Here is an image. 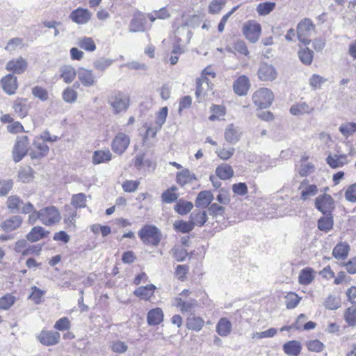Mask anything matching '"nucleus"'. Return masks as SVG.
<instances>
[{"mask_svg":"<svg viewBox=\"0 0 356 356\" xmlns=\"http://www.w3.org/2000/svg\"><path fill=\"white\" fill-rule=\"evenodd\" d=\"M143 243L157 246L161 241L162 234L154 225H145L138 232Z\"/></svg>","mask_w":356,"mask_h":356,"instance_id":"1","label":"nucleus"},{"mask_svg":"<svg viewBox=\"0 0 356 356\" xmlns=\"http://www.w3.org/2000/svg\"><path fill=\"white\" fill-rule=\"evenodd\" d=\"M314 32L315 25L310 19L304 18L298 24L296 33L300 42L309 44Z\"/></svg>","mask_w":356,"mask_h":356,"instance_id":"2","label":"nucleus"},{"mask_svg":"<svg viewBox=\"0 0 356 356\" xmlns=\"http://www.w3.org/2000/svg\"><path fill=\"white\" fill-rule=\"evenodd\" d=\"M274 99L273 92L266 88H259L256 90L252 95L254 104L260 108L269 107Z\"/></svg>","mask_w":356,"mask_h":356,"instance_id":"3","label":"nucleus"},{"mask_svg":"<svg viewBox=\"0 0 356 356\" xmlns=\"http://www.w3.org/2000/svg\"><path fill=\"white\" fill-rule=\"evenodd\" d=\"M41 222L46 226H51L58 223L60 219V213L54 206L47 207L40 209Z\"/></svg>","mask_w":356,"mask_h":356,"instance_id":"4","label":"nucleus"},{"mask_svg":"<svg viewBox=\"0 0 356 356\" xmlns=\"http://www.w3.org/2000/svg\"><path fill=\"white\" fill-rule=\"evenodd\" d=\"M29 146L28 136L17 137L12 152L13 159L15 163L20 161L27 154Z\"/></svg>","mask_w":356,"mask_h":356,"instance_id":"5","label":"nucleus"},{"mask_svg":"<svg viewBox=\"0 0 356 356\" xmlns=\"http://www.w3.org/2000/svg\"><path fill=\"white\" fill-rule=\"evenodd\" d=\"M261 32V25L255 21H248L243 26V35L252 43H255L259 40Z\"/></svg>","mask_w":356,"mask_h":356,"instance_id":"6","label":"nucleus"},{"mask_svg":"<svg viewBox=\"0 0 356 356\" xmlns=\"http://www.w3.org/2000/svg\"><path fill=\"white\" fill-rule=\"evenodd\" d=\"M108 104L115 113L126 111L129 106V98L122 92H118L108 99Z\"/></svg>","mask_w":356,"mask_h":356,"instance_id":"7","label":"nucleus"},{"mask_svg":"<svg viewBox=\"0 0 356 356\" xmlns=\"http://www.w3.org/2000/svg\"><path fill=\"white\" fill-rule=\"evenodd\" d=\"M315 207L324 215H330L335 207L334 201L330 195H321L315 200Z\"/></svg>","mask_w":356,"mask_h":356,"instance_id":"8","label":"nucleus"},{"mask_svg":"<svg viewBox=\"0 0 356 356\" xmlns=\"http://www.w3.org/2000/svg\"><path fill=\"white\" fill-rule=\"evenodd\" d=\"M130 144V138L124 133H118L112 141L111 148L118 154H123Z\"/></svg>","mask_w":356,"mask_h":356,"instance_id":"9","label":"nucleus"},{"mask_svg":"<svg viewBox=\"0 0 356 356\" xmlns=\"http://www.w3.org/2000/svg\"><path fill=\"white\" fill-rule=\"evenodd\" d=\"M49 148L40 138L34 140L29 155L31 159H39L47 155Z\"/></svg>","mask_w":356,"mask_h":356,"instance_id":"10","label":"nucleus"},{"mask_svg":"<svg viewBox=\"0 0 356 356\" xmlns=\"http://www.w3.org/2000/svg\"><path fill=\"white\" fill-rule=\"evenodd\" d=\"M92 13L86 8H78L74 10L70 15V18L79 25L86 24L89 22Z\"/></svg>","mask_w":356,"mask_h":356,"instance_id":"11","label":"nucleus"},{"mask_svg":"<svg viewBox=\"0 0 356 356\" xmlns=\"http://www.w3.org/2000/svg\"><path fill=\"white\" fill-rule=\"evenodd\" d=\"M257 75L262 81H273L277 78V73L272 65L264 63L260 65Z\"/></svg>","mask_w":356,"mask_h":356,"instance_id":"12","label":"nucleus"},{"mask_svg":"<svg viewBox=\"0 0 356 356\" xmlns=\"http://www.w3.org/2000/svg\"><path fill=\"white\" fill-rule=\"evenodd\" d=\"M243 134L241 128L234 124L227 125L225 129V140L231 145L236 144Z\"/></svg>","mask_w":356,"mask_h":356,"instance_id":"13","label":"nucleus"},{"mask_svg":"<svg viewBox=\"0 0 356 356\" xmlns=\"http://www.w3.org/2000/svg\"><path fill=\"white\" fill-rule=\"evenodd\" d=\"M60 335L56 331L42 330L38 336L40 342L44 346H53L59 342Z\"/></svg>","mask_w":356,"mask_h":356,"instance_id":"14","label":"nucleus"},{"mask_svg":"<svg viewBox=\"0 0 356 356\" xmlns=\"http://www.w3.org/2000/svg\"><path fill=\"white\" fill-rule=\"evenodd\" d=\"M79 80L83 86L90 87L95 84V78L91 70L81 67L77 71Z\"/></svg>","mask_w":356,"mask_h":356,"instance_id":"15","label":"nucleus"},{"mask_svg":"<svg viewBox=\"0 0 356 356\" xmlns=\"http://www.w3.org/2000/svg\"><path fill=\"white\" fill-rule=\"evenodd\" d=\"M28 63L22 57L8 61L6 64V69L15 73L22 74L27 68Z\"/></svg>","mask_w":356,"mask_h":356,"instance_id":"16","label":"nucleus"},{"mask_svg":"<svg viewBox=\"0 0 356 356\" xmlns=\"http://www.w3.org/2000/svg\"><path fill=\"white\" fill-rule=\"evenodd\" d=\"M1 84L3 90L8 95H13L17 88V78L13 74H8L2 78Z\"/></svg>","mask_w":356,"mask_h":356,"instance_id":"17","label":"nucleus"},{"mask_svg":"<svg viewBox=\"0 0 356 356\" xmlns=\"http://www.w3.org/2000/svg\"><path fill=\"white\" fill-rule=\"evenodd\" d=\"M213 200V195L210 191H203L197 194L195 204L197 208L205 209L211 204Z\"/></svg>","mask_w":356,"mask_h":356,"instance_id":"18","label":"nucleus"},{"mask_svg":"<svg viewBox=\"0 0 356 356\" xmlns=\"http://www.w3.org/2000/svg\"><path fill=\"white\" fill-rule=\"evenodd\" d=\"M23 219L20 216H13L2 222L1 227L6 232H10L18 229L22 223Z\"/></svg>","mask_w":356,"mask_h":356,"instance_id":"19","label":"nucleus"},{"mask_svg":"<svg viewBox=\"0 0 356 356\" xmlns=\"http://www.w3.org/2000/svg\"><path fill=\"white\" fill-rule=\"evenodd\" d=\"M233 88L237 95L241 96L246 95L250 88L249 79L244 75L239 76L234 82Z\"/></svg>","mask_w":356,"mask_h":356,"instance_id":"20","label":"nucleus"},{"mask_svg":"<svg viewBox=\"0 0 356 356\" xmlns=\"http://www.w3.org/2000/svg\"><path fill=\"white\" fill-rule=\"evenodd\" d=\"M163 312L161 308H154L148 312L147 321L149 325H157L163 321Z\"/></svg>","mask_w":356,"mask_h":356,"instance_id":"21","label":"nucleus"},{"mask_svg":"<svg viewBox=\"0 0 356 356\" xmlns=\"http://www.w3.org/2000/svg\"><path fill=\"white\" fill-rule=\"evenodd\" d=\"M60 77L63 81L66 83H72L77 74L74 67L70 65H65L59 69Z\"/></svg>","mask_w":356,"mask_h":356,"instance_id":"22","label":"nucleus"},{"mask_svg":"<svg viewBox=\"0 0 356 356\" xmlns=\"http://www.w3.org/2000/svg\"><path fill=\"white\" fill-rule=\"evenodd\" d=\"M349 251L350 246L347 243H339L333 248L332 255L338 260H344L347 258Z\"/></svg>","mask_w":356,"mask_h":356,"instance_id":"23","label":"nucleus"},{"mask_svg":"<svg viewBox=\"0 0 356 356\" xmlns=\"http://www.w3.org/2000/svg\"><path fill=\"white\" fill-rule=\"evenodd\" d=\"M48 234L49 232H46L42 227L35 226L26 234V238L28 241L33 243L46 237Z\"/></svg>","mask_w":356,"mask_h":356,"instance_id":"24","label":"nucleus"},{"mask_svg":"<svg viewBox=\"0 0 356 356\" xmlns=\"http://www.w3.org/2000/svg\"><path fill=\"white\" fill-rule=\"evenodd\" d=\"M301 350L302 346L298 341H290L283 345L284 352L289 356H298Z\"/></svg>","mask_w":356,"mask_h":356,"instance_id":"25","label":"nucleus"},{"mask_svg":"<svg viewBox=\"0 0 356 356\" xmlns=\"http://www.w3.org/2000/svg\"><path fill=\"white\" fill-rule=\"evenodd\" d=\"M194 180H196V177L188 169H184L177 173V182L181 186L191 183Z\"/></svg>","mask_w":356,"mask_h":356,"instance_id":"26","label":"nucleus"},{"mask_svg":"<svg viewBox=\"0 0 356 356\" xmlns=\"http://www.w3.org/2000/svg\"><path fill=\"white\" fill-rule=\"evenodd\" d=\"M112 154L109 149H101L94 152L92 163L95 165L106 163L111 160Z\"/></svg>","mask_w":356,"mask_h":356,"instance_id":"27","label":"nucleus"},{"mask_svg":"<svg viewBox=\"0 0 356 356\" xmlns=\"http://www.w3.org/2000/svg\"><path fill=\"white\" fill-rule=\"evenodd\" d=\"M232 323L226 318H221L216 325V332L221 337H227L232 332Z\"/></svg>","mask_w":356,"mask_h":356,"instance_id":"28","label":"nucleus"},{"mask_svg":"<svg viewBox=\"0 0 356 356\" xmlns=\"http://www.w3.org/2000/svg\"><path fill=\"white\" fill-rule=\"evenodd\" d=\"M189 219L194 227L195 225L202 227L208 219L207 211L195 210L191 213Z\"/></svg>","mask_w":356,"mask_h":356,"instance_id":"29","label":"nucleus"},{"mask_svg":"<svg viewBox=\"0 0 356 356\" xmlns=\"http://www.w3.org/2000/svg\"><path fill=\"white\" fill-rule=\"evenodd\" d=\"M156 287L153 284H148L145 286H140L134 292V295L143 300H149L154 293Z\"/></svg>","mask_w":356,"mask_h":356,"instance_id":"30","label":"nucleus"},{"mask_svg":"<svg viewBox=\"0 0 356 356\" xmlns=\"http://www.w3.org/2000/svg\"><path fill=\"white\" fill-rule=\"evenodd\" d=\"M197 88L195 95L200 99H202L209 88V79L207 77L201 76L196 81Z\"/></svg>","mask_w":356,"mask_h":356,"instance_id":"31","label":"nucleus"},{"mask_svg":"<svg viewBox=\"0 0 356 356\" xmlns=\"http://www.w3.org/2000/svg\"><path fill=\"white\" fill-rule=\"evenodd\" d=\"M315 271L312 268H303L299 274L298 281L302 285L309 284L314 279Z\"/></svg>","mask_w":356,"mask_h":356,"instance_id":"32","label":"nucleus"},{"mask_svg":"<svg viewBox=\"0 0 356 356\" xmlns=\"http://www.w3.org/2000/svg\"><path fill=\"white\" fill-rule=\"evenodd\" d=\"M216 175L222 180L230 179L234 175L232 168L228 164H222L216 170Z\"/></svg>","mask_w":356,"mask_h":356,"instance_id":"33","label":"nucleus"},{"mask_svg":"<svg viewBox=\"0 0 356 356\" xmlns=\"http://www.w3.org/2000/svg\"><path fill=\"white\" fill-rule=\"evenodd\" d=\"M313 111V108L310 107L305 102H300L293 105L290 108L292 115H300L310 113Z\"/></svg>","mask_w":356,"mask_h":356,"instance_id":"34","label":"nucleus"},{"mask_svg":"<svg viewBox=\"0 0 356 356\" xmlns=\"http://www.w3.org/2000/svg\"><path fill=\"white\" fill-rule=\"evenodd\" d=\"M204 321L197 316H191L187 318L186 326L189 330L199 332L204 326Z\"/></svg>","mask_w":356,"mask_h":356,"instance_id":"35","label":"nucleus"},{"mask_svg":"<svg viewBox=\"0 0 356 356\" xmlns=\"http://www.w3.org/2000/svg\"><path fill=\"white\" fill-rule=\"evenodd\" d=\"M325 216L321 218L318 221V228L321 231L328 232L333 227L334 220L332 214L325 215Z\"/></svg>","mask_w":356,"mask_h":356,"instance_id":"36","label":"nucleus"},{"mask_svg":"<svg viewBox=\"0 0 356 356\" xmlns=\"http://www.w3.org/2000/svg\"><path fill=\"white\" fill-rule=\"evenodd\" d=\"M193 208V204L191 202L179 200L175 206V210L180 215L188 213Z\"/></svg>","mask_w":356,"mask_h":356,"instance_id":"37","label":"nucleus"},{"mask_svg":"<svg viewBox=\"0 0 356 356\" xmlns=\"http://www.w3.org/2000/svg\"><path fill=\"white\" fill-rule=\"evenodd\" d=\"M65 213L64 214V221L69 226H75L77 218V211L68 205L65 206Z\"/></svg>","mask_w":356,"mask_h":356,"instance_id":"38","label":"nucleus"},{"mask_svg":"<svg viewBox=\"0 0 356 356\" xmlns=\"http://www.w3.org/2000/svg\"><path fill=\"white\" fill-rule=\"evenodd\" d=\"M346 156H339L337 154L329 155L326 159L327 163L332 168H337L343 166L346 163Z\"/></svg>","mask_w":356,"mask_h":356,"instance_id":"39","label":"nucleus"},{"mask_svg":"<svg viewBox=\"0 0 356 356\" xmlns=\"http://www.w3.org/2000/svg\"><path fill=\"white\" fill-rule=\"evenodd\" d=\"M77 44L79 47L88 51H93L96 49V44L91 38H80L77 40Z\"/></svg>","mask_w":356,"mask_h":356,"instance_id":"40","label":"nucleus"},{"mask_svg":"<svg viewBox=\"0 0 356 356\" xmlns=\"http://www.w3.org/2000/svg\"><path fill=\"white\" fill-rule=\"evenodd\" d=\"M298 57L305 65H310L314 58V52L309 48H302L298 51Z\"/></svg>","mask_w":356,"mask_h":356,"instance_id":"41","label":"nucleus"},{"mask_svg":"<svg viewBox=\"0 0 356 356\" xmlns=\"http://www.w3.org/2000/svg\"><path fill=\"white\" fill-rule=\"evenodd\" d=\"M71 204L76 209L84 208L86 207V195L80 193L73 195L71 200Z\"/></svg>","mask_w":356,"mask_h":356,"instance_id":"42","label":"nucleus"},{"mask_svg":"<svg viewBox=\"0 0 356 356\" xmlns=\"http://www.w3.org/2000/svg\"><path fill=\"white\" fill-rule=\"evenodd\" d=\"M170 253L177 261H183L188 255L187 250L179 245H175L172 248Z\"/></svg>","mask_w":356,"mask_h":356,"instance_id":"43","label":"nucleus"},{"mask_svg":"<svg viewBox=\"0 0 356 356\" xmlns=\"http://www.w3.org/2000/svg\"><path fill=\"white\" fill-rule=\"evenodd\" d=\"M275 2H265L259 3L257 7V11L260 15H268L275 8Z\"/></svg>","mask_w":356,"mask_h":356,"instance_id":"44","label":"nucleus"},{"mask_svg":"<svg viewBox=\"0 0 356 356\" xmlns=\"http://www.w3.org/2000/svg\"><path fill=\"white\" fill-rule=\"evenodd\" d=\"M285 299L286 308L291 309L298 305L301 298L296 293L290 292L285 296Z\"/></svg>","mask_w":356,"mask_h":356,"instance_id":"45","label":"nucleus"},{"mask_svg":"<svg viewBox=\"0 0 356 356\" xmlns=\"http://www.w3.org/2000/svg\"><path fill=\"white\" fill-rule=\"evenodd\" d=\"M339 129L343 136H344L346 138H348L349 136L352 135L356 131V123L347 122L342 124L339 127Z\"/></svg>","mask_w":356,"mask_h":356,"instance_id":"46","label":"nucleus"},{"mask_svg":"<svg viewBox=\"0 0 356 356\" xmlns=\"http://www.w3.org/2000/svg\"><path fill=\"white\" fill-rule=\"evenodd\" d=\"M32 95L42 102L47 101L49 98V95L46 89L36 86H34L31 90Z\"/></svg>","mask_w":356,"mask_h":356,"instance_id":"47","label":"nucleus"},{"mask_svg":"<svg viewBox=\"0 0 356 356\" xmlns=\"http://www.w3.org/2000/svg\"><path fill=\"white\" fill-rule=\"evenodd\" d=\"M110 348L111 350L116 353H124L127 349V345L122 341L120 340H114L111 342Z\"/></svg>","mask_w":356,"mask_h":356,"instance_id":"48","label":"nucleus"},{"mask_svg":"<svg viewBox=\"0 0 356 356\" xmlns=\"http://www.w3.org/2000/svg\"><path fill=\"white\" fill-rule=\"evenodd\" d=\"M13 109L17 116L22 118L27 115V108L26 104L22 100H17L13 104Z\"/></svg>","mask_w":356,"mask_h":356,"instance_id":"49","label":"nucleus"},{"mask_svg":"<svg viewBox=\"0 0 356 356\" xmlns=\"http://www.w3.org/2000/svg\"><path fill=\"white\" fill-rule=\"evenodd\" d=\"M235 152V148H220L218 147L215 151L216 154L222 160H227L231 158Z\"/></svg>","mask_w":356,"mask_h":356,"instance_id":"50","label":"nucleus"},{"mask_svg":"<svg viewBox=\"0 0 356 356\" xmlns=\"http://www.w3.org/2000/svg\"><path fill=\"white\" fill-rule=\"evenodd\" d=\"M306 346L309 351L313 352H321L325 346L324 344L318 339H312L306 342Z\"/></svg>","mask_w":356,"mask_h":356,"instance_id":"51","label":"nucleus"},{"mask_svg":"<svg viewBox=\"0 0 356 356\" xmlns=\"http://www.w3.org/2000/svg\"><path fill=\"white\" fill-rule=\"evenodd\" d=\"M345 319L349 325H356V307L352 306L346 309Z\"/></svg>","mask_w":356,"mask_h":356,"instance_id":"52","label":"nucleus"},{"mask_svg":"<svg viewBox=\"0 0 356 356\" xmlns=\"http://www.w3.org/2000/svg\"><path fill=\"white\" fill-rule=\"evenodd\" d=\"M113 62V60L112 59L100 58L94 62L93 65L97 70L104 71L112 65Z\"/></svg>","mask_w":356,"mask_h":356,"instance_id":"53","label":"nucleus"},{"mask_svg":"<svg viewBox=\"0 0 356 356\" xmlns=\"http://www.w3.org/2000/svg\"><path fill=\"white\" fill-rule=\"evenodd\" d=\"M145 29L143 20L139 17L134 18L129 24L130 32L143 31Z\"/></svg>","mask_w":356,"mask_h":356,"instance_id":"54","label":"nucleus"},{"mask_svg":"<svg viewBox=\"0 0 356 356\" xmlns=\"http://www.w3.org/2000/svg\"><path fill=\"white\" fill-rule=\"evenodd\" d=\"M15 298L11 294H6L0 298V309H8L15 302Z\"/></svg>","mask_w":356,"mask_h":356,"instance_id":"55","label":"nucleus"},{"mask_svg":"<svg viewBox=\"0 0 356 356\" xmlns=\"http://www.w3.org/2000/svg\"><path fill=\"white\" fill-rule=\"evenodd\" d=\"M174 226L176 229L183 233L189 232L194 228V226L190 219L188 222H185L184 220L177 221L174 224Z\"/></svg>","mask_w":356,"mask_h":356,"instance_id":"56","label":"nucleus"},{"mask_svg":"<svg viewBox=\"0 0 356 356\" xmlns=\"http://www.w3.org/2000/svg\"><path fill=\"white\" fill-rule=\"evenodd\" d=\"M63 100L68 103H73L77 98V92L70 87L67 88L63 92Z\"/></svg>","mask_w":356,"mask_h":356,"instance_id":"57","label":"nucleus"},{"mask_svg":"<svg viewBox=\"0 0 356 356\" xmlns=\"http://www.w3.org/2000/svg\"><path fill=\"white\" fill-rule=\"evenodd\" d=\"M23 47V40L19 38H15L9 40L5 49L9 51H13L16 49H22Z\"/></svg>","mask_w":356,"mask_h":356,"instance_id":"58","label":"nucleus"},{"mask_svg":"<svg viewBox=\"0 0 356 356\" xmlns=\"http://www.w3.org/2000/svg\"><path fill=\"white\" fill-rule=\"evenodd\" d=\"M208 211L213 217L222 216L225 212V207L218 204L217 203H211L208 207Z\"/></svg>","mask_w":356,"mask_h":356,"instance_id":"59","label":"nucleus"},{"mask_svg":"<svg viewBox=\"0 0 356 356\" xmlns=\"http://www.w3.org/2000/svg\"><path fill=\"white\" fill-rule=\"evenodd\" d=\"M168 107L164 106L157 113L156 124L159 126V129H161L163 124L165 123L168 115Z\"/></svg>","mask_w":356,"mask_h":356,"instance_id":"60","label":"nucleus"},{"mask_svg":"<svg viewBox=\"0 0 356 356\" xmlns=\"http://www.w3.org/2000/svg\"><path fill=\"white\" fill-rule=\"evenodd\" d=\"M327 80L318 74H313L309 79V84L311 87L314 89H318Z\"/></svg>","mask_w":356,"mask_h":356,"instance_id":"61","label":"nucleus"},{"mask_svg":"<svg viewBox=\"0 0 356 356\" xmlns=\"http://www.w3.org/2000/svg\"><path fill=\"white\" fill-rule=\"evenodd\" d=\"M346 200L350 202L356 203V183L350 185L345 192Z\"/></svg>","mask_w":356,"mask_h":356,"instance_id":"62","label":"nucleus"},{"mask_svg":"<svg viewBox=\"0 0 356 356\" xmlns=\"http://www.w3.org/2000/svg\"><path fill=\"white\" fill-rule=\"evenodd\" d=\"M22 204V200L17 196H10L7 200L8 208L10 210H18Z\"/></svg>","mask_w":356,"mask_h":356,"instance_id":"63","label":"nucleus"},{"mask_svg":"<svg viewBox=\"0 0 356 356\" xmlns=\"http://www.w3.org/2000/svg\"><path fill=\"white\" fill-rule=\"evenodd\" d=\"M324 305L329 309H337L340 307V301L333 296H329L325 300Z\"/></svg>","mask_w":356,"mask_h":356,"instance_id":"64","label":"nucleus"}]
</instances>
